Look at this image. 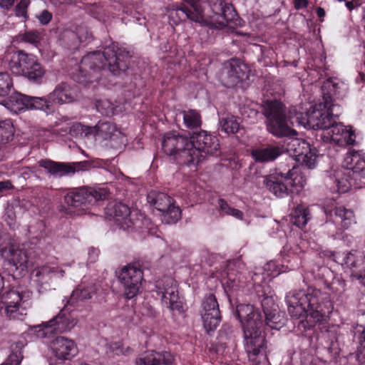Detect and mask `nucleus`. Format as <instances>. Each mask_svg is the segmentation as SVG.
Masks as SVG:
<instances>
[{
  "instance_id": "22",
  "label": "nucleus",
  "mask_w": 365,
  "mask_h": 365,
  "mask_svg": "<svg viewBox=\"0 0 365 365\" xmlns=\"http://www.w3.org/2000/svg\"><path fill=\"white\" fill-rule=\"evenodd\" d=\"M285 153L284 145L281 143L262 145L252 150L251 155L256 163H268L274 161Z\"/></svg>"
},
{
  "instance_id": "57",
  "label": "nucleus",
  "mask_w": 365,
  "mask_h": 365,
  "mask_svg": "<svg viewBox=\"0 0 365 365\" xmlns=\"http://www.w3.org/2000/svg\"><path fill=\"white\" fill-rule=\"evenodd\" d=\"M11 187V183L9 181L0 182V192L9 190Z\"/></svg>"
},
{
  "instance_id": "5",
  "label": "nucleus",
  "mask_w": 365,
  "mask_h": 365,
  "mask_svg": "<svg viewBox=\"0 0 365 365\" xmlns=\"http://www.w3.org/2000/svg\"><path fill=\"white\" fill-rule=\"evenodd\" d=\"M320 296V290L312 287L289 292L285 297L289 314L296 319L309 317L312 323L319 322L323 317L319 310Z\"/></svg>"
},
{
  "instance_id": "56",
  "label": "nucleus",
  "mask_w": 365,
  "mask_h": 365,
  "mask_svg": "<svg viewBox=\"0 0 365 365\" xmlns=\"http://www.w3.org/2000/svg\"><path fill=\"white\" fill-rule=\"evenodd\" d=\"M307 0H294V7L296 9H301L307 6Z\"/></svg>"
},
{
  "instance_id": "36",
  "label": "nucleus",
  "mask_w": 365,
  "mask_h": 365,
  "mask_svg": "<svg viewBox=\"0 0 365 365\" xmlns=\"http://www.w3.org/2000/svg\"><path fill=\"white\" fill-rule=\"evenodd\" d=\"M185 125L188 128H197L202 120L200 113L195 110H184L181 113Z\"/></svg>"
},
{
  "instance_id": "47",
  "label": "nucleus",
  "mask_w": 365,
  "mask_h": 365,
  "mask_svg": "<svg viewBox=\"0 0 365 365\" xmlns=\"http://www.w3.org/2000/svg\"><path fill=\"white\" fill-rule=\"evenodd\" d=\"M30 4V0H21L15 7V13L17 16L26 17L27 14V8Z\"/></svg>"
},
{
  "instance_id": "4",
  "label": "nucleus",
  "mask_w": 365,
  "mask_h": 365,
  "mask_svg": "<svg viewBox=\"0 0 365 365\" xmlns=\"http://www.w3.org/2000/svg\"><path fill=\"white\" fill-rule=\"evenodd\" d=\"M338 83L331 80H327L322 86V90L327 91V93H324V104L315 106L312 110H309L306 113L297 112L294 115L296 121L304 127L315 130L328 129L331 123L335 122L336 117L341 114V108L332 103L331 96L336 95Z\"/></svg>"
},
{
  "instance_id": "39",
  "label": "nucleus",
  "mask_w": 365,
  "mask_h": 365,
  "mask_svg": "<svg viewBox=\"0 0 365 365\" xmlns=\"http://www.w3.org/2000/svg\"><path fill=\"white\" fill-rule=\"evenodd\" d=\"M221 130L227 134H232L237 132L240 123L237 118L232 115L222 118L220 120Z\"/></svg>"
},
{
  "instance_id": "49",
  "label": "nucleus",
  "mask_w": 365,
  "mask_h": 365,
  "mask_svg": "<svg viewBox=\"0 0 365 365\" xmlns=\"http://www.w3.org/2000/svg\"><path fill=\"white\" fill-rule=\"evenodd\" d=\"M53 15L48 10H43L37 16L42 25H47L52 19Z\"/></svg>"
},
{
  "instance_id": "30",
  "label": "nucleus",
  "mask_w": 365,
  "mask_h": 365,
  "mask_svg": "<svg viewBox=\"0 0 365 365\" xmlns=\"http://www.w3.org/2000/svg\"><path fill=\"white\" fill-rule=\"evenodd\" d=\"M30 96L20 93H14L10 96L6 101V105L14 112H21L29 110Z\"/></svg>"
},
{
  "instance_id": "25",
  "label": "nucleus",
  "mask_w": 365,
  "mask_h": 365,
  "mask_svg": "<svg viewBox=\"0 0 365 365\" xmlns=\"http://www.w3.org/2000/svg\"><path fill=\"white\" fill-rule=\"evenodd\" d=\"M324 212L327 216L331 217L336 224L344 230L356 223L354 212L344 206H336L332 209L326 208Z\"/></svg>"
},
{
  "instance_id": "37",
  "label": "nucleus",
  "mask_w": 365,
  "mask_h": 365,
  "mask_svg": "<svg viewBox=\"0 0 365 365\" xmlns=\"http://www.w3.org/2000/svg\"><path fill=\"white\" fill-rule=\"evenodd\" d=\"M14 129L10 119L0 120V143L5 144L13 139Z\"/></svg>"
},
{
  "instance_id": "41",
  "label": "nucleus",
  "mask_w": 365,
  "mask_h": 365,
  "mask_svg": "<svg viewBox=\"0 0 365 365\" xmlns=\"http://www.w3.org/2000/svg\"><path fill=\"white\" fill-rule=\"evenodd\" d=\"M96 128V134L102 137L104 140L110 138L115 131V125L108 121H99Z\"/></svg>"
},
{
  "instance_id": "13",
  "label": "nucleus",
  "mask_w": 365,
  "mask_h": 365,
  "mask_svg": "<svg viewBox=\"0 0 365 365\" xmlns=\"http://www.w3.org/2000/svg\"><path fill=\"white\" fill-rule=\"evenodd\" d=\"M0 254L5 259L4 266L9 270V274L21 275L22 272L29 267V257L23 250L19 249L13 244L4 245L0 243Z\"/></svg>"
},
{
  "instance_id": "62",
  "label": "nucleus",
  "mask_w": 365,
  "mask_h": 365,
  "mask_svg": "<svg viewBox=\"0 0 365 365\" xmlns=\"http://www.w3.org/2000/svg\"><path fill=\"white\" fill-rule=\"evenodd\" d=\"M138 272H142V274H143V277H142V279L140 282V284L141 287H145V284L146 282V280L143 278L144 275H145V273H144V270H141L139 267H138Z\"/></svg>"
},
{
  "instance_id": "9",
  "label": "nucleus",
  "mask_w": 365,
  "mask_h": 365,
  "mask_svg": "<svg viewBox=\"0 0 365 365\" xmlns=\"http://www.w3.org/2000/svg\"><path fill=\"white\" fill-rule=\"evenodd\" d=\"M192 144L189 138L175 132L167 133L162 141V150L168 155L173 156L179 164L190 165L193 163L195 153H192Z\"/></svg>"
},
{
  "instance_id": "31",
  "label": "nucleus",
  "mask_w": 365,
  "mask_h": 365,
  "mask_svg": "<svg viewBox=\"0 0 365 365\" xmlns=\"http://www.w3.org/2000/svg\"><path fill=\"white\" fill-rule=\"evenodd\" d=\"M163 282L165 286L162 289L159 287L158 291V294H161L163 303L166 304V301L178 299V289L175 280L170 277H165Z\"/></svg>"
},
{
  "instance_id": "60",
  "label": "nucleus",
  "mask_w": 365,
  "mask_h": 365,
  "mask_svg": "<svg viewBox=\"0 0 365 365\" xmlns=\"http://www.w3.org/2000/svg\"><path fill=\"white\" fill-rule=\"evenodd\" d=\"M81 124L78 123V124H74L73 125L71 128H70V133L71 135H73V133H76V131H79L81 130V129H80L81 128Z\"/></svg>"
},
{
  "instance_id": "53",
  "label": "nucleus",
  "mask_w": 365,
  "mask_h": 365,
  "mask_svg": "<svg viewBox=\"0 0 365 365\" xmlns=\"http://www.w3.org/2000/svg\"><path fill=\"white\" fill-rule=\"evenodd\" d=\"M100 251L98 249L91 247L88 250V261L90 263H94L98 258Z\"/></svg>"
},
{
  "instance_id": "54",
  "label": "nucleus",
  "mask_w": 365,
  "mask_h": 365,
  "mask_svg": "<svg viewBox=\"0 0 365 365\" xmlns=\"http://www.w3.org/2000/svg\"><path fill=\"white\" fill-rule=\"evenodd\" d=\"M22 358L21 353H19V355L17 354H11L5 363H9L14 365H20Z\"/></svg>"
},
{
  "instance_id": "29",
  "label": "nucleus",
  "mask_w": 365,
  "mask_h": 365,
  "mask_svg": "<svg viewBox=\"0 0 365 365\" xmlns=\"http://www.w3.org/2000/svg\"><path fill=\"white\" fill-rule=\"evenodd\" d=\"M173 360V356L170 352L149 351L140 359L138 365H172Z\"/></svg>"
},
{
  "instance_id": "12",
  "label": "nucleus",
  "mask_w": 365,
  "mask_h": 365,
  "mask_svg": "<svg viewBox=\"0 0 365 365\" xmlns=\"http://www.w3.org/2000/svg\"><path fill=\"white\" fill-rule=\"evenodd\" d=\"M108 192L106 189L98 190L93 187H81L71 189L64 196L65 202L71 207L88 209V205H94L98 201L107 198Z\"/></svg>"
},
{
  "instance_id": "11",
  "label": "nucleus",
  "mask_w": 365,
  "mask_h": 365,
  "mask_svg": "<svg viewBox=\"0 0 365 365\" xmlns=\"http://www.w3.org/2000/svg\"><path fill=\"white\" fill-rule=\"evenodd\" d=\"M147 202L161 212V220L165 224H175L181 219V210L168 194L151 190L146 196Z\"/></svg>"
},
{
  "instance_id": "38",
  "label": "nucleus",
  "mask_w": 365,
  "mask_h": 365,
  "mask_svg": "<svg viewBox=\"0 0 365 365\" xmlns=\"http://www.w3.org/2000/svg\"><path fill=\"white\" fill-rule=\"evenodd\" d=\"M217 206L221 215H230L240 220L244 217V213L241 210L230 207L222 198L217 200Z\"/></svg>"
},
{
  "instance_id": "17",
  "label": "nucleus",
  "mask_w": 365,
  "mask_h": 365,
  "mask_svg": "<svg viewBox=\"0 0 365 365\" xmlns=\"http://www.w3.org/2000/svg\"><path fill=\"white\" fill-rule=\"evenodd\" d=\"M201 317L203 326L207 333L215 330L220 323L219 304L216 297L212 293L204 297L202 302Z\"/></svg>"
},
{
  "instance_id": "1",
  "label": "nucleus",
  "mask_w": 365,
  "mask_h": 365,
  "mask_svg": "<svg viewBox=\"0 0 365 365\" xmlns=\"http://www.w3.org/2000/svg\"><path fill=\"white\" fill-rule=\"evenodd\" d=\"M131 57L129 51L113 42L103 52L96 51L84 56L78 69L72 74V78L86 86L88 83L100 81L106 71L119 75L128 69Z\"/></svg>"
},
{
  "instance_id": "55",
  "label": "nucleus",
  "mask_w": 365,
  "mask_h": 365,
  "mask_svg": "<svg viewBox=\"0 0 365 365\" xmlns=\"http://www.w3.org/2000/svg\"><path fill=\"white\" fill-rule=\"evenodd\" d=\"M15 0H0V7L4 9H9L14 5Z\"/></svg>"
},
{
  "instance_id": "50",
  "label": "nucleus",
  "mask_w": 365,
  "mask_h": 365,
  "mask_svg": "<svg viewBox=\"0 0 365 365\" xmlns=\"http://www.w3.org/2000/svg\"><path fill=\"white\" fill-rule=\"evenodd\" d=\"M165 304L172 310H176L179 312H184L182 303L178 299L166 301V304Z\"/></svg>"
},
{
  "instance_id": "59",
  "label": "nucleus",
  "mask_w": 365,
  "mask_h": 365,
  "mask_svg": "<svg viewBox=\"0 0 365 365\" xmlns=\"http://www.w3.org/2000/svg\"><path fill=\"white\" fill-rule=\"evenodd\" d=\"M152 306L150 304H147L145 306V311L142 310V314L143 315H149L151 314Z\"/></svg>"
},
{
  "instance_id": "28",
  "label": "nucleus",
  "mask_w": 365,
  "mask_h": 365,
  "mask_svg": "<svg viewBox=\"0 0 365 365\" xmlns=\"http://www.w3.org/2000/svg\"><path fill=\"white\" fill-rule=\"evenodd\" d=\"M285 152L289 153V157L294 158L295 160L305 161L308 155L310 153V145L304 140L294 138L289 139L284 147Z\"/></svg>"
},
{
  "instance_id": "2",
  "label": "nucleus",
  "mask_w": 365,
  "mask_h": 365,
  "mask_svg": "<svg viewBox=\"0 0 365 365\" xmlns=\"http://www.w3.org/2000/svg\"><path fill=\"white\" fill-rule=\"evenodd\" d=\"M236 316L240 320L244 333V346L251 365L267 363V341L262 314L251 304L237 306Z\"/></svg>"
},
{
  "instance_id": "44",
  "label": "nucleus",
  "mask_w": 365,
  "mask_h": 365,
  "mask_svg": "<svg viewBox=\"0 0 365 365\" xmlns=\"http://www.w3.org/2000/svg\"><path fill=\"white\" fill-rule=\"evenodd\" d=\"M19 38L21 41L29 43L34 46L40 42L41 36L40 33L37 31H29L19 36Z\"/></svg>"
},
{
  "instance_id": "58",
  "label": "nucleus",
  "mask_w": 365,
  "mask_h": 365,
  "mask_svg": "<svg viewBox=\"0 0 365 365\" xmlns=\"http://www.w3.org/2000/svg\"><path fill=\"white\" fill-rule=\"evenodd\" d=\"M358 1H359V0H351L350 1H346L345 5L349 11H351L354 9L355 6L358 4Z\"/></svg>"
},
{
  "instance_id": "40",
  "label": "nucleus",
  "mask_w": 365,
  "mask_h": 365,
  "mask_svg": "<svg viewBox=\"0 0 365 365\" xmlns=\"http://www.w3.org/2000/svg\"><path fill=\"white\" fill-rule=\"evenodd\" d=\"M14 90L13 79L7 72H0V97H5Z\"/></svg>"
},
{
  "instance_id": "15",
  "label": "nucleus",
  "mask_w": 365,
  "mask_h": 365,
  "mask_svg": "<svg viewBox=\"0 0 365 365\" xmlns=\"http://www.w3.org/2000/svg\"><path fill=\"white\" fill-rule=\"evenodd\" d=\"M0 298L4 307L5 316L9 319L23 321L26 315L24 294L14 287L1 293Z\"/></svg>"
},
{
  "instance_id": "45",
  "label": "nucleus",
  "mask_w": 365,
  "mask_h": 365,
  "mask_svg": "<svg viewBox=\"0 0 365 365\" xmlns=\"http://www.w3.org/2000/svg\"><path fill=\"white\" fill-rule=\"evenodd\" d=\"M96 108L103 115H109L113 113V104L109 101H98Z\"/></svg>"
},
{
  "instance_id": "10",
  "label": "nucleus",
  "mask_w": 365,
  "mask_h": 365,
  "mask_svg": "<svg viewBox=\"0 0 365 365\" xmlns=\"http://www.w3.org/2000/svg\"><path fill=\"white\" fill-rule=\"evenodd\" d=\"M208 6L212 15H205L204 7L201 4L202 21H200L201 26L222 29L228 26L237 16L232 4L226 3L224 0H209Z\"/></svg>"
},
{
  "instance_id": "8",
  "label": "nucleus",
  "mask_w": 365,
  "mask_h": 365,
  "mask_svg": "<svg viewBox=\"0 0 365 365\" xmlns=\"http://www.w3.org/2000/svg\"><path fill=\"white\" fill-rule=\"evenodd\" d=\"M9 65L14 73L21 74L34 83L41 84L44 80L46 69L33 54L17 51Z\"/></svg>"
},
{
  "instance_id": "43",
  "label": "nucleus",
  "mask_w": 365,
  "mask_h": 365,
  "mask_svg": "<svg viewBox=\"0 0 365 365\" xmlns=\"http://www.w3.org/2000/svg\"><path fill=\"white\" fill-rule=\"evenodd\" d=\"M141 220L140 232L143 235H155L156 234V227L150 218L146 217L143 214L138 213V220Z\"/></svg>"
},
{
  "instance_id": "20",
  "label": "nucleus",
  "mask_w": 365,
  "mask_h": 365,
  "mask_svg": "<svg viewBox=\"0 0 365 365\" xmlns=\"http://www.w3.org/2000/svg\"><path fill=\"white\" fill-rule=\"evenodd\" d=\"M189 3V6L182 5L180 7L170 10L169 14L170 21L173 24H178L180 21L186 19L200 24L202 21L201 2L195 0H185Z\"/></svg>"
},
{
  "instance_id": "46",
  "label": "nucleus",
  "mask_w": 365,
  "mask_h": 365,
  "mask_svg": "<svg viewBox=\"0 0 365 365\" xmlns=\"http://www.w3.org/2000/svg\"><path fill=\"white\" fill-rule=\"evenodd\" d=\"M349 176L350 177V181H348L347 180H344L343 179H341V180L336 179V180L338 192L344 193V192H346L349 190V186H351V185L355 186V185H354L355 181L351 180V174L350 173V172L349 173Z\"/></svg>"
},
{
  "instance_id": "24",
  "label": "nucleus",
  "mask_w": 365,
  "mask_h": 365,
  "mask_svg": "<svg viewBox=\"0 0 365 365\" xmlns=\"http://www.w3.org/2000/svg\"><path fill=\"white\" fill-rule=\"evenodd\" d=\"M77 91L76 86L67 82H61L48 95L54 106L73 102L77 97Z\"/></svg>"
},
{
  "instance_id": "7",
  "label": "nucleus",
  "mask_w": 365,
  "mask_h": 365,
  "mask_svg": "<svg viewBox=\"0 0 365 365\" xmlns=\"http://www.w3.org/2000/svg\"><path fill=\"white\" fill-rule=\"evenodd\" d=\"M262 114L266 118L267 131L274 136L283 138L297 135L296 130L288 125L286 107L279 101H264L262 105Z\"/></svg>"
},
{
  "instance_id": "51",
  "label": "nucleus",
  "mask_w": 365,
  "mask_h": 365,
  "mask_svg": "<svg viewBox=\"0 0 365 365\" xmlns=\"http://www.w3.org/2000/svg\"><path fill=\"white\" fill-rule=\"evenodd\" d=\"M356 359L361 365H365V342H361L358 348Z\"/></svg>"
},
{
  "instance_id": "21",
  "label": "nucleus",
  "mask_w": 365,
  "mask_h": 365,
  "mask_svg": "<svg viewBox=\"0 0 365 365\" xmlns=\"http://www.w3.org/2000/svg\"><path fill=\"white\" fill-rule=\"evenodd\" d=\"M118 279L125 287V297L126 299H134L137 295V265L132 262L123 267L119 272H116Z\"/></svg>"
},
{
  "instance_id": "27",
  "label": "nucleus",
  "mask_w": 365,
  "mask_h": 365,
  "mask_svg": "<svg viewBox=\"0 0 365 365\" xmlns=\"http://www.w3.org/2000/svg\"><path fill=\"white\" fill-rule=\"evenodd\" d=\"M81 163H68L63 162H56L49 159H42L38 161V165L43 168L53 176L63 177L74 174Z\"/></svg>"
},
{
  "instance_id": "52",
  "label": "nucleus",
  "mask_w": 365,
  "mask_h": 365,
  "mask_svg": "<svg viewBox=\"0 0 365 365\" xmlns=\"http://www.w3.org/2000/svg\"><path fill=\"white\" fill-rule=\"evenodd\" d=\"M282 164L284 165V168H285L287 169L286 171L283 172L284 173H287L289 168V169H292V165L294 164V165H295L297 167V168H298V173L301 175L300 172H299V167L297 165V163L295 162V159L294 158L289 157L287 159H286V162L281 163L279 165V167L277 168L278 170H279V168L280 165H282Z\"/></svg>"
},
{
  "instance_id": "48",
  "label": "nucleus",
  "mask_w": 365,
  "mask_h": 365,
  "mask_svg": "<svg viewBox=\"0 0 365 365\" xmlns=\"http://www.w3.org/2000/svg\"><path fill=\"white\" fill-rule=\"evenodd\" d=\"M351 277L365 287V264L359 270L352 271Z\"/></svg>"
},
{
  "instance_id": "32",
  "label": "nucleus",
  "mask_w": 365,
  "mask_h": 365,
  "mask_svg": "<svg viewBox=\"0 0 365 365\" xmlns=\"http://www.w3.org/2000/svg\"><path fill=\"white\" fill-rule=\"evenodd\" d=\"M29 110H40L49 114L54 111L55 107L49 98V95L43 97L30 96Z\"/></svg>"
},
{
  "instance_id": "35",
  "label": "nucleus",
  "mask_w": 365,
  "mask_h": 365,
  "mask_svg": "<svg viewBox=\"0 0 365 365\" xmlns=\"http://www.w3.org/2000/svg\"><path fill=\"white\" fill-rule=\"evenodd\" d=\"M58 271V267L48 265L41 266L35 270V277L38 284H47L52 279L53 274Z\"/></svg>"
},
{
  "instance_id": "26",
  "label": "nucleus",
  "mask_w": 365,
  "mask_h": 365,
  "mask_svg": "<svg viewBox=\"0 0 365 365\" xmlns=\"http://www.w3.org/2000/svg\"><path fill=\"white\" fill-rule=\"evenodd\" d=\"M345 162L347 165L354 163V165L347 167V168L351 170V180L355 181V186L365 187V154L362 157L358 154H347Z\"/></svg>"
},
{
  "instance_id": "18",
  "label": "nucleus",
  "mask_w": 365,
  "mask_h": 365,
  "mask_svg": "<svg viewBox=\"0 0 365 365\" xmlns=\"http://www.w3.org/2000/svg\"><path fill=\"white\" fill-rule=\"evenodd\" d=\"M247 76V67L238 60L232 59L223 63L220 80L227 88L235 86Z\"/></svg>"
},
{
  "instance_id": "3",
  "label": "nucleus",
  "mask_w": 365,
  "mask_h": 365,
  "mask_svg": "<svg viewBox=\"0 0 365 365\" xmlns=\"http://www.w3.org/2000/svg\"><path fill=\"white\" fill-rule=\"evenodd\" d=\"M94 285H79L75 289L69 300L59 313L48 322L34 327V332L38 338L51 339L56 335L70 331L77 324L76 317L72 311H69L68 305L73 308L83 306L96 294Z\"/></svg>"
},
{
  "instance_id": "14",
  "label": "nucleus",
  "mask_w": 365,
  "mask_h": 365,
  "mask_svg": "<svg viewBox=\"0 0 365 365\" xmlns=\"http://www.w3.org/2000/svg\"><path fill=\"white\" fill-rule=\"evenodd\" d=\"M192 142V153H195L196 158H193V163L191 165H196L205 158L204 154H215L220 148V143L217 138L209 134L205 130H200L194 133L189 139Z\"/></svg>"
},
{
  "instance_id": "61",
  "label": "nucleus",
  "mask_w": 365,
  "mask_h": 365,
  "mask_svg": "<svg viewBox=\"0 0 365 365\" xmlns=\"http://www.w3.org/2000/svg\"><path fill=\"white\" fill-rule=\"evenodd\" d=\"M317 14L319 18H322L325 16V11L322 7H318L317 9Z\"/></svg>"
},
{
  "instance_id": "63",
  "label": "nucleus",
  "mask_w": 365,
  "mask_h": 365,
  "mask_svg": "<svg viewBox=\"0 0 365 365\" xmlns=\"http://www.w3.org/2000/svg\"><path fill=\"white\" fill-rule=\"evenodd\" d=\"M92 38V35L91 34H89V36H86L84 40L83 39V37L81 36H79L80 41H89L90 38Z\"/></svg>"
},
{
  "instance_id": "19",
  "label": "nucleus",
  "mask_w": 365,
  "mask_h": 365,
  "mask_svg": "<svg viewBox=\"0 0 365 365\" xmlns=\"http://www.w3.org/2000/svg\"><path fill=\"white\" fill-rule=\"evenodd\" d=\"M321 138L325 142L334 143L339 146L354 145L355 143L354 133L336 121L322 133Z\"/></svg>"
},
{
  "instance_id": "34",
  "label": "nucleus",
  "mask_w": 365,
  "mask_h": 365,
  "mask_svg": "<svg viewBox=\"0 0 365 365\" xmlns=\"http://www.w3.org/2000/svg\"><path fill=\"white\" fill-rule=\"evenodd\" d=\"M344 263L353 271L359 270L365 264V256L359 252H348L344 257Z\"/></svg>"
},
{
  "instance_id": "33",
  "label": "nucleus",
  "mask_w": 365,
  "mask_h": 365,
  "mask_svg": "<svg viewBox=\"0 0 365 365\" xmlns=\"http://www.w3.org/2000/svg\"><path fill=\"white\" fill-rule=\"evenodd\" d=\"M291 216L293 224L299 228H304L311 219L309 209L302 205L297 206Z\"/></svg>"
},
{
  "instance_id": "42",
  "label": "nucleus",
  "mask_w": 365,
  "mask_h": 365,
  "mask_svg": "<svg viewBox=\"0 0 365 365\" xmlns=\"http://www.w3.org/2000/svg\"><path fill=\"white\" fill-rule=\"evenodd\" d=\"M264 314L265 316V324L271 329H279L282 323L281 322L280 315L276 310L269 311L267 309H264Z\"/></svg>"
},
{
  "instance_id": "16",
  "label": "nucleus",
  "mask_w": 365,
  "mask_h": 365,
  "mask_svg": "<svg viewBox=\"0 0 365 365\" xmlns=\"http://www.w3.org/2000/svg\"><path fill=\"white\" fill-rule=\"evenodd\" d=\"M130 207L118 201H110L105 207V215L108 220L113 221L117 226L128 232L132 231L135 222L130 217Z\"/></svg>"
},
{
  "instance_id": "6",
  "label": "nucleus",
  "mask_w": 365,
  "mask_h": 365,
  "mask_svg": "<svg viewBox=\"0 0 365 365\" xmlns=\"http://www.w3.org/2000/svg\"><path fill=\"white\" fill-rule=\"evenodd\" d=\"M284 165H281L279 172L276 174L263 177V185L266 188L278 197H284L290 193L298 192L304 187V179L298 173V168L295 165L292 169L286 171Z\"/></svg>"
},
{
  "instance_id": "64",
  "label": "nucleus",
  "mask_w": 365,
  "mask_h": 365,
  "mask_svg": "<svg viewBox=\"0 0 365 365\" xmlns=\"http://www.w3.org/2000/svg\"><path fill=\"white\" fill-rule=\"evenodd\" d=\"M361 338L363 339V341H361V342H365V329L362 331Z\"/></svg>"
},
{
  "instance_id": "23",
  "label": "nucleus",
  "mask_w": 365,
  "mask_h": 365,
  "mask_svg": "<svg viewBox=\"0 0 365 365\" xmlns=\"http://www.w3.org/2000/svg\"><path fill=\"white\" fill-rule=\"evenodd\" d=\"M53 354L61 360H71L78 352L76 342L64 336H56L50 343Z\"/></svg>"
}]
</instances>
